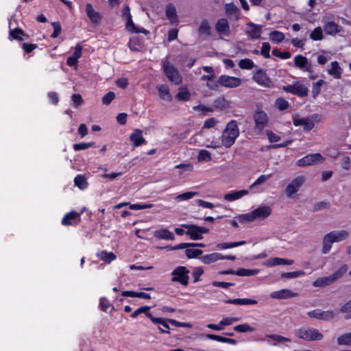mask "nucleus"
Masks as SVG:
<instances>
[{"instance_id": "obj_1", "label": "nucleus", "mask_w": 351, "mask_h": 351, "mask_svg": "<svg viewBox=\"0 0 351 351\" xmlns=\"http://www.w3.org/2000/svg\"><path fill=\"white\" fill-rule=\"evenodd\" d=\"M239 135V130L234 120L230 121L226 125L221 136V143L219 141H212L209 142L208 140L204 143L206 147L217 148L223 145L226 148L230 147L235 142L236 139Z\"/></svg>"}, {"instance_id": "obj_2", "label": "nucleus", "mask_w": 351, "mask_h": 351, "mask_svg": "<svg viewBox=\"0 0 351 351\" xmlns=\"http://www.w3.org/2000/svg\"><path fill=\"white\" fill-rule=\"evenodd\" d=\"M349 236V232L346 230H333L326 234L322 241V252L323 254H328L333 243H338L346 240Z\"/></svg>"}, {"instance_id": "obj_3", "label": "nucleus", "mask_w": 351, "mask_h": 351, "mask_svg": "<svg viewBox=\"0 0 351 351\" xmlns=\"http://www.w3.org/2000/svg\"><path fill=\"white\" fill-rule=\"evenodd\" d=\"M241 84L242 80L241 78L222 75L218 77L217 82L213 84L208 82L206 86L211 90H217L219 86L228 88H234L239 87Z\"/></svg>"}, {"instance_id": "obj_4", "label": "nucleus", "mask_w": 351, "mask_h": 351, "mask_svg": "<svg viewBox=\"0 0 351 351\" xmlns=\"http://www.w3.org/2000/svg\"><path fill=\"white\" fill-rule=\"evenodd\" d=\"M295 335L298 338L308 341H319L323 338V335L317 329L305 326L296 330Z\"/></svg>"}, {"instance_id": "obj_5", "label": "nucleus", "mask_w": 351, "mask_h": 351, "mask_svg": "<svg viewBox=\"0 0 351 351\" xmlns=\"http://www.w3.org/2000/svg\"><path fill=\"white\" fill-rule=\"evenodd\" d=\"M162 67L164 73L171 83L176 85L181 84L182 77L173 64L167 60H164Z\"/></svg>"}, {"instance_id": "obj_6", "label": "nucleus", "mask_w": 351, "mask_h": 351, "mask_svg": "<svg viewBox=\"0 0 351 351\" xmlns=\"http://www.w3.org/2000/svg\"><path fill=\"white\" fill-rule=\"evenodd\" d=\"M189 270L184 266H179L171 272L172 282H178L180 284L186 286L189 283Z\"/></svg>"}, {"instance_id": "obj_7", "label": "nucleus", "mask_w": 351, "mask_h": 351, "mask_svg": "<svg viewBox=\"0 0 351 351\" xmlns=\"http://www.w3.org/2000/svg\"><path fill=\"white\" fill-rule=\"evenodd\" d=\"M306 178L304 176H299L295 178L286 187L285 193L288 197H291L304 184Z\"/></svg>"}, {"instance_id": "obj_8", "label": "nucleus", "mask_w": 351, "mask_h": 351, "mask_svg": "<svg viewBox=\"0 0 351 351\" xmlns=\"http://www.w3.org/2000/svg\"><path fill=\"white\" fill-rule=\"evenodd\" d=\"M324 160L325 158L319 153L311 154L299 159L297 161V165L299 167L313 165L315 163H322Z\"/></svg>"}, {"instance_id": "obj_9", "label": "nucleus", "mask_w": 351, "mask_h": 351, "mask_svg": "<svg viewBox=\"0 0 351 351\" xmlns=\"http://www.w3.org/2000/svg\"><path fill=\"white\" fill-rule=\"evenodd\" d=\"M254 120L256 129L262 131L267 126L269 118L265 112L257 109L254 114Z\"/></svg>"}, {"instance_id": "obj_10", "label": "nucleus", "mask_w": 351, "mask_h": 351, "mask_svg": "<svg viewBox=\"0 0 351 351\" xmlns=\"http://www.w3.org/2000/svg\"><path fill=\"white\" fill-rule=\"evenodd\" d=\"M122 15H123V16L125 17V19L126 20V28L128 31H130L131 32H134V33H138V32H142L144 34L147 33V31L145 29H144V28L138 29L136 27H135V25L132 21V16L130 14V8H129L128 5H126L124 8V9L123 10Z\"/></svg>"}, {"instance_id": "obj_11", "label": "nucleus", "mask_w": 351, "mask_h": 351, "mask_svg": "<svg viewBox=\"0 0 351 351\" xmlns=\"http://www.w3.org/2000/svg\"><path fill=\"white\" fill-rule=\"evenodd\" d=\"M283 90L287 93H289L299 97H304L308 95V88L300 82L285 86H283Z\"/></svg>"}, {"instance_id": "obj_12", "label": "nucleus", "mask_w": 351, "mask_h": 351, "mask_svg": "<svg viewBox=\"0 0 351 351\" xmlns=\"http://www.w3.org/2000/svg\"><path fill=\"white\" fill-rule=\"evenodd\" d=\"M294 66L298 69L311 73L313 72V66L307 58L302 55H298L294 58Z\"/></svg>"}, {"instance_id": "obj_13", "label": "nucleus", "mask_w": 351, "mask_h": 351, "mask_svg": "<svg viewBox=\"0 0 351 351\" xmlns=\"http://www.w3.org/2000/svg\"><path fill=\"white\" fill-rule=\"evenodd\" d=\"M307 315L312 318L323 321H328L335 317V313L332 311H322L320 309H316L308 311Z\"/></svg>"}, {"instance_id": "obj_14", "label": "nucleus", "mask_w": 351, "mask_h": 351, "mask_svg": "<svg viewBox=\"0 0 351 351\" xmlns=\"http://www.w3.org/2000/svg\"><path fill=\"white\" fill-rule=\"evenodd\" d=\"M146 316L150 319V320L154 323L159 324L158 330L162 333L169 334V320L171 319L162 318V317H154L150 313H146Z\"/></svg>"}, {"instance_id": "obj_15", "label": "nucleus", "mask_w": 351, "mask_h": 351, "mask_svg": "<svg viewBox=\"0 0 351 351\" xmlns=\"http://www.w3.org/2000/svg\"><path fill=\"white\" fill-rule=\"evenodd\" d=\"M322 23L323 24V29L328 35H335L340 32L341 28L335 21L329 20L324 17Z\"/></svg>"}, {"instance_id": "obj_16", "label": "nucleus", "mask_w": 351, "mask_h": 351, "mask_svg": "<svg viewBox=\"0 0 351 351\" xmlns=\"http://www.w3.org/2000/svg\"><path fill=\"white\" fill-rule=\"evenodd\" d=\"M298 293L293 292L289 289H282L278 291H273L270 293V298L277 300H285L298 296Z\"/></svg>"}, {"instance_id": "obj_17", "label": "nucleus", "mask_w": 351, "mask_h": 351, "mask_svg": "<svg viewBox=\"0 0 351 351\" xmlns=\"http://www.w3.org/2000/svg\"><path fill=\"white\" fill-rule=\"evenodd\" d=\"M14 23L16 25V21L15 19H14L13 17H12L10 19V22H9L10 34H9L8 38L10 40H12V39H15V40H23L22 36L25 35L24 32L21 29L16 27L12 28Z\"/></svg>"}, {"instance_id": "obj_18", "label": "nucleus", "mask_w": 351, "mask_h": 351, "mask_svg": "<svg viewBox=\"0 0 351 351\" xmlns=\"http://www.w3.org/2000/svg\"><path fill=\"white\" fill-rule=\"evenodd\" d=\"M215 29L221 36H229L230 34V25L227 19H220L215 25Z\"/></svg>"}, {"instance_id": "obj_19", "label": "nucleus", "mask_w": 351, "mask_h": 351, "mask_svg": "<svg viewBox=\"0 0 351 351\" xmlns=\"http://www.w3.org/2000/svg\"><path fill=\"white\" fill-rule=\"evenodd\" d=\"M265 337L274 340V342H271L269 341L267 343L273 346H285L288 347V343L291 342V339L279 335L272 334V335H266Z\"/></svg>"}, {"instance_id": "obj_20", "label": "nucleus", "mask_w": 351, "mask_h": 351, "mask_svg": "<svg viewBox=\"0 0 351 351\" xmlns=\"http://www.w3.org/2000/svg\"><path fill=\"white\" fill-rule=\"evenodd\" d=\"M293 263V260L274 257L263 262V265L266 267H271L276 265H291Z\"/></svg>"}, {"instance_id": "obj_21", "label": "nucleus", "mask_w": 351, "mask_h": 351, "mask_svg": "<svg viewBox=\"0 0 351 351\" xmlns=\"http://www.w3.org/2000/svg\"><path fill=\"white\" fill-rule=\"evenodd\" d=\"M86 13L90 22L94 25L99 24L101 21V16L96 11L91 3H86Z\"/></svg>"}, {"instance_id": "obj_22", "label": "nucleus", "mask_w": 351, "mask_h": 351, "mask_svg": "<svg viewBox=\"0 0 351 351\" xmlns=\"http://www.w3.org/2000/svg\"><path fill=\"white\" fill-rule=\"evenodd\" d=\"M182 226L186 229V234L193 240H199L203 238L200 234L199 226L194 224H182Z\"/></svg>"}, {"instance_id": "obj_23", "label": "nucleus", "mask_w": 351, "mask_h": 351, "mask_svg": "<svg viewBox=\"0 0 351 351\" xmlns=\"http://www.w3.org/2000/svg\"><path fill=\"white\" fill-rule=\"evenodd\" d=\"M253 79L261 86L265 88H270L272 86V82L270 79L267 76L266 73L263 71H257Z\"/></svg>"}, {"instance_id": "obj_24", "label": "nucleus", "mask_w": 351, "mask_h": 351, "mask_svg": "<svg viewBox=\"0 0 351 351\" xmlns=\"http://www.w3.org/2000/svg\"><path fill=\"white\" fill-rule=\"evenodd\" d=\"M254 219L262 220L268 217L271 213V209L268 206H264L258 207L255 210H252Z\"/></svg>"}, {"instance_id": "obj_25", "label": "nucleus", "mask_w": 351, "mask_h": 351, "mask_svg": "<svg viewBox=\"0 0 351 351\" xmlns=\"http://www.w3.org/2000/svg\"><path fill=\"white\" fill-rule=\"evenodd\" d=\"M130 140L134 147H138L145 144L146 141L143 136V131L139 129H135L130 135Z\"/></svg>"}, {"instance_id": "obj_26", "label": "nucleus", "mask_w": 351, "mask_h": 351, "mask_svg": "<svg viewBox=\"0 0 351 351\" xmlns=\"http://www.w3.org/2000/svg\"><path fill=\"white\" fill-rule=\"evenodd\" d=\"M249 193L247 190L231 191L226 193L223 198L228 202H233L237 200Z\"/></svg>"}, {"instance_id": "obj_27", "label": "nucleus", "mask_w": 351, "mask_h": 351, "mask_svg": "<svg viewBox=\"0 0 351 351\" xmlns=\"http://www.w3.org/2000/svg\"><path fill=\"white\" fill-rule=\"evenodd\" d=\"M199 259L204 264L209 265L219 260H223V255L218 252H214L202 256Z\"/></svg>"}, {"instance_id": "obj_28", "label": "nucleus", "mask_w": 351, "mask_h": 351, "mask_svg": "<svg viewBox=\"0 0 351 351\" xmlns=\"http://www.w3.org/2000/svg\"><path fill=\"white\" fill-rule=\"evenodd\" d=\"M328 73L335 79H340L342 75V69L337 61L332 62L327 71Z\"/></svg>"}, {"instance_id": "obj_29", "label": "nucleus", "mask_w": 351, "mask_h": 351, "mask_svg": "<svg viewBox=\"0 0 351 351\" xmlns=\"http://www.w3.org/2000/svg\"><path fill=\"white\" fill-rule=\"evenodd\" d=\"M247 26L248 28L246 29L245 33L250 36L251 38H258L261 36V26L255 25L252 23H249Z\"/></svg>"}, {"instance_id": "obj_30", "label": "nucleus", "mask_w": 351, "mask_h": 351, "mask_svg": "<svg viewBox=\"0 0 351 351\" xmlns=\"http://www.w3.org/2000/svg\"><path fill=\"white\" fill-rule=\"evenodd\" d=\"M82 46L80 45H77L75 47V52L67 59V64L70 66H75L77 63L78 59L82 56Z\"/></svg>"}, {"instance_id": "obj_31", "label": "nucleus", "mask_w": 351, "mask_h": 351, "mask_svg": "<svg viewBox=\"0 0 351 351\" xmlns=\"http://www.w3.org/2000/svg\"><path fill=\"white\" fill-rule=\"evenodd\" d=\"M335 281L333 280L331 276H324L318 278L313 282V286L315 287H324L329 286L333 284Z\"/></svg>"}, {"instance_id": "obj_32", "label": "nucleus", "mask_w": 351, "mask_h": 351, "mask_svg": "<svg viewBox=\"0 0 351 351\" xmlns=\"http://www.w3.org/2000/svg\"><path fill=\"white\" fill-rule=\"evenodd\" d=\"M160 97L167 101L172 100V96L169 93V88L167 85L161 84L157 87Z\"/></svg>"}, {"instance_id": "obj_33", "label": "nucleus", "mask_w": 351, "mask_h": 351, "mask_svg": "<svg viewBox=\"0 0 351 351\" xmlns=\"http://www.w3.org/2000/svg\"><path fill=\"white\" fill-rule=\"evenodd\" d=\"M155 237L159 239L173 241L175 239L173 232L167 229H161L155 232Z\"/></svg>"}, {"instance_id": "obj_34", "label": "nucleus", "mask_w": 351, "mask_h": 351, "mask_svg": "<svg viewBox=\"0 0 351 351\" xmlns=\"http://www.w3.org/2000/svg\"><path fill=\"white\" fill-rule=\"evenodd\" d=\"M165 13L167 19L170 21L171 23H176L178 20L176 9L175 6L172 4H168L166 6Z\"/></svg>"}, {"instance_id": "obj_35", "label": "nucleus", "mask_w": 351, "mask_h": 351, "mask_svg": "<svg viewBox=\"0 0 351 351\" xmlns=\"http://www.w3.org/2000/svg\"><path fill=\"white\" fill-rule=\"evenodd\" d=\"M206 337L209 339L215 340L219 342L222 343H227L232 345L237 344V341L234 339H229L226 337H223L221 336L213 335V334H208L206 335Z\"/></svg>"}, {"instance_id": "obj_36", "label": "nucleus", "mask_w": 351, "mask_h": 351, "mask_svg": "<svg viewBox=\"0 0 351 351\" xmlns=\"http://www.w3.org/2000/svg\"><path fill=\"white\" fill-rule=\"evenodd\" d=\"M97 256L103 261L110 263L111 261L115 260L116 255L113 252H108L106 251H101L97 253Z\"/></svg>"}, {"instance_id": "obj_37", "label": "nucleus", "mask_w": 351, "mask_h": 351, "mask_svg": "<svg viewBox=\"0 0 351 351\" xmlns=\"http://www.w3.org/2000/svg\"><path fill=\"white\" fill-rule=\"evenodd\" d=\"M190 96L191 95L188 88L184 86H181L179 88V91L176 97L180 101H187L190 99Z\"/></svg>"}, {"instance_id": "obj_38", "label": "nucleus", "mask_w": 351, "mask_h": 351, "mask_svg": "<svg viewBox=\"0 0 351 351\" xmlns=\"http://www.w3.org/2000/svg\"><path fill=\"white\" fill-rule=\"evenodd\" d=\"M80 217V215L75 211H71L66 213L62 219V223L64 226L71 225V220H74Z\"/></svg>"}, {"instance_id": "obj_39", "label": "nucleus", "mask_w": 351, "mask_h": 351, "mask_svg": "<svg viewBox=\"0 0 351 351\" xmlns=\"http://www.w3.org/2000/svg\"><path fill=\"white\" fill-rule=\"evenodd\" d=\"M246 242L245 241H238V242H232V243H219L217 245L216 247L218 250H226L228 248H232L235 247H238L240 245H245Z\"/></svg>"}, {"instance_id": "obj_40", "label": "nucleus", "mask_w": 351, "mask_h": 351, "mask_svg": "<svg viewBox=\"0 0 351 351\" xmlns=\"http://www.w3.org/2000/svg\"><path fill=\"white\" fill-rule=\"evenodd\" d=\"M348 271V265L343 264L341 265L337 271H335L332 274H331V277L333 280L336 282L339 279H340Z\"/></svg>"}, {"instance_id": "obj_41", "label": "nucleus", "mask_w": 351, "mask_h": 351, "mask_svg": "<svg viewBox=\"0 0 351 351\" xmlns=\"http://www.w3.org/2000/svg\"><path fill=\"white\" fill-rule=\"evenodd\" d=\"M211 154L206 149H200L198 152V155L197 156V160L198 162H208L211 160Z\"/></svg>"}, {"instance_id": "obj_42", "label": "nucleus", "mask_w": 351, "mask_h": 351, "mask_svg": "<svg viewBox=\"0 0 351 351\" xmlns=\"http://www.w3.org/2000/svg\"><path fill=\"white\" fill-rule=\"evenodd\" d=\"M319 118V115L317 114H313L311 117L305 119L304 123V129L305 130H311L314 127V121H317Z\"/></svg>"}, {"instance_id": "obj_43", "label": "nucleus", "mask_w": 351, "mask_h": 351, "mask_svg": "<svg viewBox=\"0 0 351 351\" xmlns=\"http://www.w3.org/2000/svg\"><path fill=\"white\" fill-rule=\"evenodd\" d=\"M271 177V174L261 175L252 184L250 185L251 190L254 189L258 185H261L266 182Z\"/></svg>"}, {"instance_id": "obj_44", "label": "nucleus", "mask_w": 351, "mask_h": 351, "mask_svg": "<svg viewBox=\"0 0 351 351\" xmlns=\"http://www.w3.org/2000/svg\"><path fill=\"white\" fill-rule=\"evenodd\" d=\"M75 185L80 189H85L88 186L86 178L82 175L77 176L74 179Z\"/></svg>"}, {"instance_id": "obj_45", "label": "nucleus", "mask_w": 351, "mask_h": 351, "mask_svg": "<svg viewBox=\"0 0 351 351\" xmlns=\"http://www.w3.org/2000/svg\"><path fill=\"white\" fill-rule=\"evenodd\" d=\"M260 272L259 269H239L236 271V275L239 276H251L258 274Z\"/></svg>"}, {"instance_id": "obj_46", "label": "nucleus", "mask_w": 351, "mask_h": 351, "mask_svg": "<svg viewBox=\"0 0 351 351\" xmlns=\"http://www.w3.org/2000/svg\"><path fill=\"white\" fill-rule=\"evenodd\" d=\"M269 39L276 43L282 42L285 39V35L279 31H273L269 34Z\"/></svg>"}, {"instance_id": "obj_47", "label": "nucleus", "mask_w": 351, "mask_h": 351, "mask_svg": "<svg viewBox=\"0 0 351 351\" xmlns=\"http://www.w3.org/2000/svg\"><path fill=\"white\" fill-rule=\"evenodd\" d=\"M339 345L351 346V332L345 333L337 338Z\"/></svg>"}, {"instance_id": "obj_48", "label": "nucleus", "mask_w": 351, "mask_h": 351, "mask_svg": "<svg viewBox=\"0 0 351 351\" xmlns=\"http://www.w3.org/2000/svg\"><path fill=\"white\" fill-rule=\"evenodd\" d=\"M210 27L208 21L206 20L202 21L198 29L199 34L208 36L210 34Z\"/></svg>"}, {"instance_id": "obj_49", "label": "nucleus", "mask_w": 351, "mask_h": 351, "mask_svg": "<svg viewBox=\"0 0 351 351\" xmlns=\"http://www.w3.org/2000/svg\"><path fill=\"white\" fill-rule=\"evenodd\" d=\"M198 195H199V193L197 192L189 191V192H186L182 194L178 195L176 197V199L178 202L186 201V200H189Z\"/></svg>"}, {"instance_id": "obj_50", "label": "nucleus", "mask_w": 351, "mask_h": 351, "mask_svg": "<svg viewBox=\"0 0 351 351\" xmlns=\"http://www.w3.org/2000/svg\"><path fill=\"white\" fill-rule=\"evenodd\" d=\"M239 66L242 69L250 70L255 66L254 62L248 58L241 60L239 62Z\"/></svg>"}, {"instance_id": "obj_51", "label": "nucleus", "mask_w": 351, "mask_h": 351, "mask_svg": "<svg viewBox=\"0 0 351 351\" xmlns=\"http://www.w3.org/2000/svg\"><path fill=\"white\" fill-rule=\"evenodd\" d=\"M234 330L239 332H252L255 330V328L247 324H243L234 326Z\"/></svg>"}, {"instance_id": "obj_52", "label": "nucleus", "mask_w": 351, "mask_h": 351, "mask_svg": "<svg viewBox=\"0 0 351 351\" xmlns=\"http://www.w3.org/2000/svg\"><path fill=\"white\" fill-rule=\"evenodd\" d=\"M323 30L320 27L314 29V30L310 34V38L313 40H321L323 39Z\"/></svg>"}, {"instance_id": "obj_53", "label": "nucleus", "mask_w": 351, "mask_h": 351, "mask_svg": "<svg viewBox=\"0 0 351 351\" xmlns=\"http://www.w3.org/2000/svg\"><path fill=\"white\" fill-rule=\"evenodd\" d=\"M324 84V81L323 80H319L317 82L313 83L312 87V94L314 98H315L321 91L322 86Z\"/></svg>"}, {"instance_id": "obj_54", "label": "nucleus", "mask_w": 351, "mask_h": 351, "mask_svg": "<svg viewBox=\"0 0 351 351\" xmlns=\"http://www.w3.org/2000/svg\"><path fill=\"white\" fill-rule=\"evenodd\" d=\"M236 218L241 223H247L254 221L252 211L245 214L239 215Z\"/></svg>"}, {"instance_id": "obj_55", "label": "nucleus", "mask_w": 351, "mask_h": 351, "mask_svg": "<svg viewBox=\"0 0 351 351\" xmlns=\"http://www.w3.org/2000/svg\"><path fill=\"white\" fill-rule=\"evenodd\" d=\"M239 317H223L220 322L219 325L223 326H229L232 324L234 322H237L239 321Z\"/></svg>"}, {"instance_id": "obj_56", "label": "nucleus", "mask_w": 351, "mask_h": 351, "mask_svg": "<svg viewBox=\"0 0 351 351\" xmlns=\"http://www.w3.org/2000/svg\"><path fill=\"white\" fill-rule=\"evenodd\" d=\"M95 143H80L73 145V149L75 151H80L87 149L90 147H94Z\"/></svg>"}, {"instance_id": "obj_57", "label": "nucleus", "mask_w": 351, "mask_h": 351, "mask_svg": "<svg viewBox=\"0 0 351 351\" xmlns=\"http://www.w3.org/2000/svg\"><path fill=\"white\" fill-rule=\"evenodd\" d=\"M202 251L199 249H186L185 254L189 258H197L202 254Z\"/></svg>"}, {"instance_id": "obj_58", "label": "nucleus", "mask_w": 351, "mask_h": 351, "mask_svg": "<svg viewBox=\"0 0 351 351\" xmlns=\"http://www.w3.org/2000/svg\"><path fill=\"white\" fill-rule=\"evenodd\" d=\"M304 271H296L291 272H285L281 274V277L283 278H295L300 276L304 275Z\"/></svg>"}, {"instance_id": "obj_59", "label": "nucleus", "mask_w": 351, "mask_h": 351, "mask_svg": "<svg viewBox=\"0 0 351 351\" xmlns=\"http://www.w3.org/2000/svg\"><path fill=\"white\" fill-rule=\"evenodd\" d=\"M275 106L278 110H284L288 108L289 103L282 98H278L275 101Z\"/></svg>"}, {"instance_id": "obj_60", "label": "nucleus", "mask_w": 351, "mask_h": 351, "mask_svg": "<svg viewBox=\"0 0 351 351\" xmlns=\"http://www.w3.org/2000/svg\"><path fill=\"white\" fill-rule=\"evenodd\" d=\"M340 312L346 314V319L351 317V300L341 307Z\"/></svg>"}, {"instance_id": "obj_61", "label": "nucleus", "mask_w": 351, "mask_h": 351, "mask_svg": "<svg viewBox=\"0 0 351 351\" xmlns=\"http://www.w3.org/2000/svg\"><path fill=\"white\" fill-rule=\"evenodd\" d=\"M115 97V94L112 91L108 92L102 97V103L104 105H108Z\"/></svg>"}, {"instance_id": "obj_62", "label": "nucleus", "mask_w": 351, "mask_h": 351, "mask_svg": "<svg viewBox=\"0 0 351 351\" xmlns=\"http://www.w3.org/2000/svg\"><path fill=\"white\" fill-rule=\"evenodd\" d=\"M269 51H270L269 43H263L262 44V47H261V55H263L265 58H269L270 57Z\"/></svg>"}, {"instance_id": "obj_63", "label": "nucleus", "mask_w": 351, "mask_h": 351, "mask_svg": "<svg viewBox=\"0 0 351 351\" xmlns=\"http://www.w3.org/2000/svg\"><path fill=\"white\" fill-rule=\"evenodd\" d=\"M204 270L202 267H195L192 276L194 278V282H198L199 280L200 276L203 274Z\"/></svg>"}, {"instance_id": "obj_64", "label": "nucleus", "mask_w": 351, "mask_h": 351, "mask_svg": "<svg viewBox=\"0 0 351 351\" xmlns=\"http://www.w3.org/2000/svg\"><path fill=\"white\" fill-rule=\"evenodd\" d=\"M226 12L229 15L235 14L238 10L237 7L232 3L225 5Z\"/></svg>"}]
</instances>
